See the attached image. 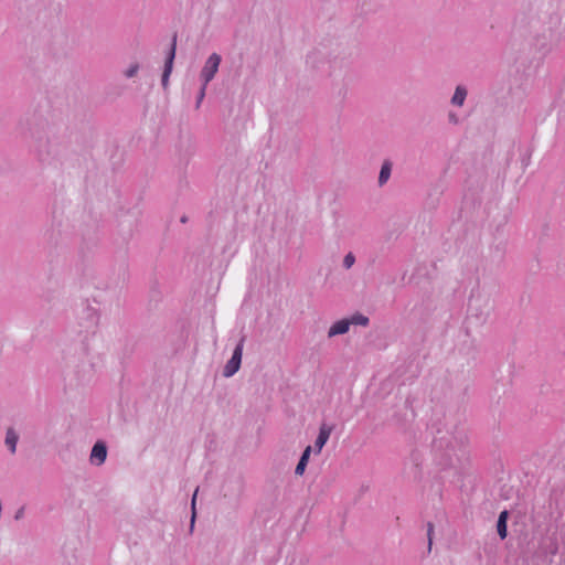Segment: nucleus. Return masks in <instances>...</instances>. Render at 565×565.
Returning a JSON list of instances; mask_svg holds the SVG:
<instances>
[{"label":"nucleus","mask_w":565,"mask_h":565,"mask_svg":"<svg viewBox=\"0 0 565 565\" xmlns=\"http://www.w3.org/2000/svg\"><path fill=\"white\" fill-rule=\"evenodd\" d=\"M555 530L548 534L541 544L546 555H556L559 551V543L565 547V513H559L554 521Z\"/></svg>","instance_id":"obj_1"},{"label":"nucleus","mask_w":565,"mask_h":565,"mask_svg":"<svg viewBox=\"0 0 565 565\" xmlns=\"http://www.w3.org/2000/svg\"><path fill=\"white\" fill-rule=\"evenodd\" d=\"M245 341L246 335H242L233 351L231 359L226 362V364L223 367V376L232 377L239 370Z\"/></svg>","instance_id":"obj_2"},{"label":"nucleus","mask_w":565,"mask_h":565,"mask_svg":"<svg viewBox=\"0 0 565 565\" xmlns=\"http://www.w3.org/2000/svg\"><path fill=\"white\" fill-rule=\"evenodd\" d=\"M222 57L217 53H212L207 60L205 61L204 66L201 70L200 73V81L204 84V86H207L209 83L215 77L220 64H221Z\"/></svg>","instance_id":"obj_3"},{"label":"nucleus","mask_w":565,"mask_h":565,"mask_svg":"<svg viewBox=\"0 0 565 565\" xmlns=\"http://www.w3.org/2000/svg\"><path fill=\"white\" fill-rule=\"evenodd\" d=\"M175 51H177V33H174L172 36V41H171L170 47H169L167 56H166L164 68H163L162 77H161V84L164 89L168 87V84H169V77H170V74H171L172 67H173Z\"/></svg>","instance_id":"obj_4"},{"label":"nucleus","mask_w":565,"mask_h":565,"mask_svg":"<svg viewBox=\"0 0 565 565\" xmlns=\"http://www.w3.org/2000/svg\"><path fill=\"white\" fill-rule=\"evenodd\" d=\"M107 458V446L104 441L98 440L94 444L89 460L92 465L102 466Z\"/></svg>","instance_id":"obj_5"},{"label":"nucleus","mask_w":565,"mask_h":565,"mask_svg":"<svg viewBox=\"0 0 565 565\" xmlns=\"http://www.w3.org/2000/svg\"><path fill=\"white\" fill-rule=\"evenodd\" d=\"M332 430H333V426L328 425L326 423L321 424V426L319 428L318 437H317V439L315 441V447H316V452L317 454H319L322 450V448L324 447V445L329 440Z\"/></svg>","instance_id":"obj_6"},{"label":"nucleus","mask_w":565,"mask_h":565,"mask_svg":"<svg viewBox=\"0 0 565 565\" xmlns=\"http://www.w3.org/2000/svg\"><path fill=\"white\" fill-rule=\"evenodd\" d=\"M49 146V139L45 137H39L32 146L40 160L44 161L50 156L51 151Z\"/></svg>","instance_id":"obj_7"},{"label":"nucleus","mask_w":565,"mask_h":565,"mask_svg":"<svg viewBox=\"0 0 565 565\" xmlns=\"http://www.w3.org/2000/svg\"><path fill=\"white\" fill-rule=\"evenodd\" d=\"M350 329V322L348 319H341L335 321L328 331V337L333 338L335 335L345 334Z\"/></svg>","instance_id":"obj_8"},{"label":"nucleus","mask_w":565,"mask_h":565,"mask_svg":"<svg viewBox=\"0 0 565 565\" xmlns=\"http://www.w3.org/2000/svg\"><path fill=\"white\" fill-rule=\"evenodd\" d=\"M83 313L85 315V319H86L85 327L87 329L96 328L98 322H99V313H98V311L95 308L90 307V306H86L85 309L83 310Z\"/></svg>","instance_id":"obj_9"},{"label":"nucleus","mask_w":565,"mask_h":565,"mask_svg":"<svg viewBox=\"0 0 565 565\" xmlns=\"http://www.w3.org/2000/svg\"><path fill=\"white\" fill-rule=\"evenodd\" d=\"M392 168L393 163L391 160L386 159L383 161L377 180L379 186H383L387 183L391 178Z\"/></svg>","instance_id":"obj_10"},{"label":"nucleus","mask_w":565,"mask_h":565,"mask_svg":"<svg viewBox=\"0 0 565 565\" xmlns=\"http://www.w3.org/2000/svg\"><path fill=\"white\" fill-rule=\"evenodd\" d=\"M508 519H509V512L507 510H503L498 518L497 521V532L501 540H504L508 535Z\"/></svg>","instance_id":"obj_11"},{"label":"nucleus","mask_w":565,"mask_h":565,"mask_svg":"<svg viewBox=\"0 0 565 565\" xmlns=\"http://www.w3.org/2000/svg\"><path fill=\"white\" fill-rule=\"evenodd\" d=\"M468 90L463 85H458L455 89V93L451 97V105L456 107H462L465 104V100L467 98Z\"/></svg>","instance_id":"obj_12"},{"label":"nucleus","mask_w":565,"mask_h":565,"mask_svg":"<svg viewBox=\"0 0 565 565\" xmlns=\"http://www.w3.org/2000/svg\"><path fill=\"white\" fill-rule=\"evenodd\" d=\"M312 451V448L311 446H307L305 448V450L302 451L301 456H300V459L296 466V469H295V473L297 476H302L305 470H306V467L308 465V461H309V458H310V454Z\"/></svg>","instance_id":"obj_13"},{"label":"nucleus","mask_w":565,"mask_h":565,"mask_svg":"<svg viewBox=\"0 0 565 565\" xmlns=\"http://www.w3.org/2000/svg\"><path fill=\"white\" fill-rule=\"evenodd\" d=\"M19 435L13 428H8L6 433L4 444L11 454H15Z\"/></svg>","instance_id":"obj_14"},{"label":"nucleus","mask_w":565,"mask_h":565,"mask_svg":"<svg viewBox=\"0 0 565 565\" xmlns=\"http://www.w3.org/2000/svg\"><path fill=\"white\" fill-rule=\"evenodd\" d=\"M348 320L350 322V326L354 324V326L367 327L370 323V319L360 312L352 315Z\"/></svg>","instance_id":"obj_15"},{"label":"nucleus","mask_w":565,"mask_h":565,"mask_svg":"<svg viewBox=\"0 0 565 565\" xmlns=\"http://www.w3.org/2000/svg\"><path fill=\"white\" fill-rule=\"evenodd\" d=\"M196 494H198V489L195 490V492L192 497V500H191V509H192L191 524H190L191 532L194 529V522H195V516H196V511H195Z\"/></svg>","instance_id":"obj_16"},{"label":"nucleus","mask_w":565,"mask_h":565,"mask_svg":"<svg viewBox=\"0 0 565 565\" xmlns=\"http://www.w3.org/2000/svg\"><path fill=\"white\" fill-rule=\"evenodd\" d=\"M355 263V256L353 255V253H348L344 258H343V267L345 269H350Z\"/></svg>","instance_id":"obj_17"},{"label":"nucleus","mask_w":565,"mask_h":565,"mask_svg":"<svg viewBox=\"0 0 565 565\" xmlns=\"http://www.w3.org/2000/svg\"><path fill=\"white\" fill-rule=\"evenodd\" d=\"M138 71H139V64H137V63L131 64V65L127 68V71L125 72V76H126L127 78H131V77H134V76H136V75H137Z\"/></svg>","instance_id":"obj_18"},{"label":"nucleus","mask_w":565,"mask_h":565,"mask_svg":"<svg viewBox=\"0 0 565 565\" xmlns=\"http://www.w3.org/2000/svg\"><path fill=\"white\" fill-rule=\"evenodd\" d=\"M206 87L207 86H204V84L202 83L201 85V88H200V92H199V95H198V99H196V108L200 107L202 100L204 99L205 97V92H206Z\"/></svg>","instance_id":"obj_19"},{"label":"nucleus","mask_w":565,"mask_h":565,"mask_svg":"<svg viewBox=\"0 0 565 565\" xmlns=\"http://www.w3.org/2000/svg\"><path fill=\"white\" fill-rule=\"evenodd\" d=\"M433 533H434V524L431 522H428L427 523V537H428V545L429 547L431 546V542H433Z\"/></svg>","instance_id":"obj_20"},{"label":"nucleus","mask_w":565,"mask_h":565,"mask_svg":"<svg viewBox=\"0 0 565 565\" xmlns=\"http://www.w3.org/2000/svg\"><path fill=\"white\" fill-rule=\"evenodd\" d=\"M24 507H21L19 508L17 511H15V514H14V520H21L23 516H24Z\"/></svg>","instance_id":"obj_21"},{"label":"nucleus","mask_w":565,"mask_h":565,"mask_svg":"<svg viewBox=\"0 0 565 565\" xmlns=\"http://www.w3.org/2000/svg\"><path fill=\"white\" fill-rule=\"evenodd\" d=\"M448 118H449V122H452V124H455V125H456V124H458V117H457V115H456V114L450 113V114L448 115Z\"/></svg>","instance_id":"obj_22"},{"label":"nucleus","mask_w":565,"mask_h":565,"mask_svg":"<svg viewBox=\"0 0 565 565\" xmlns=\"http://www.w3.org/2000/svg\"><path fill=\"white\" fill-rule=\"evenodd\" d=\"M181 222L185 223V222H186V217H185V216H183V217L181 218Z\"/></svg>","instance_id":"obj_23"}]
</instances>
